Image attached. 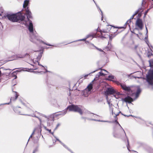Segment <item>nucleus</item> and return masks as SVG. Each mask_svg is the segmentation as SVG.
<instances>
[{"mask_svg":"<svg viewBox=\"0 0 153 153\" xmlns=\"http://www.w3.org/2000/svg\"><path fill=\"white\" fill-rule=\"evenodd\" d=\"M3 11V9L0 12V19H3L7 18L6 14H4Z\"/></svg>","mask_w":153,"mask_h":153,"instance_id":"16","label":"nucleus"},{"mask_svg":"<svg viewBox=\"0 0 153 153\" xmlns=\"http://www.w3.org/2000/svg\"><path fill=\"white\" fill-rule=\"evenodd\" d=\"M142 8H140L137 10H138V12H140Z\"/></svg>","mask_w":153,"mask_h":153,"instance_id":"45","label":"nucleus"},{"mask_svg":"<svg viewBox=\"0 0 153 153\" xmlns=\"http://www.w3.org/2000/svg\"><path fill=\"white\" fill-rule=\"evenodd\" d=\"M93 0L94 1V2L95 3V4H96V6H97V7L100 10V12H101V15H102V19H101V20H103V13H102V11L101 10V9L99 8V7L96 4V3H95V1H94V0Z\"/></svg>","mask_w":153,"mask_h":153,"instance_id":"25","label":"nucleus"},{"mask_svg":"<svg viewBox=\"0 0 153 153\" xmlns=\"http://www.w3.org/2000/svg\"><path fill=\"white\" fill-rule=\"evenodd\" d=\"M127 141H128V144H129V143H128V140H127Z\"/></svg>","mask_w":153,"mask_h":153,"instance_id":"58","label":"nucleus"},{"mask_svg":"<svg viewBox=\"0 0 153 153\" xmlns=\"http://www.w3.org/2000/svg\"><path fill=\"white\" fill-rule=\"evenodd\" d=\"M89 116L95 118H97V117L98 116V115L94 114L91 113V114H90L89 115Z\"/></svg>","mask_w":153,"mask_h":153,"instance_id":"24","label":"nucleus"},{"mask_svg":"<svg viewBox=\"0 0 153 153\" xmlns=\"http://www.w3.org/2000/svg\"><path fill=\"white\" fill-rule=\"evenodd\" d=\"M150 9H148L146 11H145V12L144 13V15L145 16H146V15L147 14V13L149 11V10Z\"/></svg>","mask_w":153,"mask_h":153,"instance_id":"35","label":"nucleus"},{"mask_svg":"<svg viewBox=\"0 0 153 153\" xmlns=\"http://www.w3.org/2000/svg\"><path fill=\"white\" fill-rule=\"evenodd\" d=\"M20 71H21V70H17L15 71H14V72H13V73H11L10 74V76L13 77H14V79H16L17 78V76L16 75L17 74H16V72H20Z\"/></svg>","mask_w":153,"mask_h":153,"instance_id":"15","label":"nucleus"},{"mask_svg":"<svg viewBox=\"0 0 153 153\" xmlns=\"http://www.w3.org/2000/svg\"><path fill=\"white\" fill-rule=\"evenodd\" d=\"M136 25L138 26L140 29L143 28V24L142 20L140 19H137L136 23Z\"/></svg>","mask_w":153,"mask_h":153,"instance_id":"9","label":"nucleus"},{"mask_svg":"<svg viewBox=\"0 0 153 153\" xmlns=\"http://www.w3.org/2000/svg\"><path fill=\"white\" fill-rule=\"evenodd\" d=\"M4 68H0V76H1V71L2 70H4Z\"/></svg>","mask_w":153,"mask_h":153,"instance_id":"37","label":"nucleus"},{"mask_svg":"<svg viewBox=\"0 0 153 153\" xmlns=\"http://www.w3.org/2000/svg\"><path fill=\"white\" fill-rule=\"evenodd\" d=\"M81 118L82 119H84L85 122V121L86 119H87L88 120H94V121H95L103 122H108L109 123H111V122L110 121H105L98 120H96L95 119H91V118H86L85 117H82Z\"/></svg>","mask_w":153,"mask_h":153,"instance_id":"14","label":"nucleus"},{"mask_svg":"<svg viewBox=\"0 0 153 153\" xmlns=\"http://www.w3.org/2000/svg\"><path fill=\"white\" fill-rule=\"evenodd\" d=\"M45 70L46 72H49V71H48L46 69H45Z\"/></svg>","mask_w":153,"mask_h":153,"instance_id":"50","label":"nucleus"},{"mask_svg":"<svg viewBox=\"0 0 153 153\" xmlns=\"http://www.w3.org/2000/svg\"><path fill=\"white\" fill-rule=\"evenodd\" d=\"M108 104L109 105L110 108L111 110L112 114L113 115V114H114L115 115V116H114V118L115 120L114 121V122L116 124H118L120 128V133L119 134H117L116 133H114V137H119L120 136H121L122 134H124L126 136V134L124 130V129H123V128H122V127L121 126L120 124L117 121V116L119 115V113H120V111L119 112H118L116 113H115L114 112H113V109L111 108V106H112V104L111 105L110 102H108Z\"/></svg>","mask_w":153,"mask_h":153,"instance_id":"3","label":"nucleus"},{"mask_svg":"<svg viewBox=\"0 0 153 153\" xmlns=\"http://www.w3.org/2000/svg\"><path fill=\"white\" fill-rule=\"evenodd\" d=\"M89 75L88 74H87V75H85V76H84V77H85H85H87V76H88V75Z\"/></svg>","mask_w":153,"mask_h":153,"instance_id":"49","label":"nucleus"},{"mask_svg":"<svg viewBox=\"0 0 153 153\" xmlns=\"http://www.w3.org/2000/svg\"><path fill=\"white\" fill-rule=\"evenodd\" d=\"M29 3V1L27 0H25L24 1V3L23 5V7L24 8H25L28 5Z\"/></svg>","mask_w":153,"mask_h":153,"instance_id":"22","label":"nucleus"},{"mask_svg":"<svg viewBox=\"0 0 153 153\" xmlns=\"http://www.w3.org/2000/svg\"><path fill=\"white\" fill-rule=\"evenodd\" d=\"M18 69L17 68H15V69H13L12 70H13L15 69Z\"/></svg>","mask_w":153,"mask_h":153,"instance_id":"59","label":"nucleus"},{"mask_svg":"<svg viewBox=\"0 0 153 153\" xmlns=\"http://www.w3.org/2000/svg\"><path fill=\"white\" fill-rule=\"evenodd\" d=\"M59 125L60 124L59 123L56 126V127L55 128V130H56L57 128L59 126Z\"/></svg>","mask_w":153,"mask_h":153,"instance_id":"39","label":"nucleus"},{"mask_svg":"<svg viewBox=\"0 0 153 153\" xmlns=\"http://www.w3.org/2000/svg\"><path fill=\"white\" fill-rule=\"evenodd\" d=\"M146 0H143L142 2V5L143 6L146 3Z\"/></svg>","mask_w":153,"mask_h":153,"instance_id":"31","label":"nucleus"},{"mask_svg":"<svg viewBox=\"0 0 153 153\" xmlns=\"http://www.w3.org/2000/svg\"><path fill=\"white\" fill-rule=\"evenodd\" d=\"M35 129H34V130H33V132H32V134H31V135H30V137H29V139H28V141H29V139H30V138H31V137H32V135H33L34 134V132H35Z\"/></svg>","mask_w":153,"mask_h":153,"instance_id":"30","label":"nucleus"},{"mask_svg":"<svg viewBox=\"0 0 153 153\" xmlns=\"http://www.w3.org/2000/svg\"><path fill=\"white\" fill-rule=\"evenodd\" d=\"M99 73L100 74V76H102L104 75V74L101 72H100Z\"/></svg>","mask_w":153,"mask_h":153,"instance_id":"38","label":"nucleus"},{"mask_svg":"<svg viewBox=\"0 0 153 153\" xmlns=\"http://www.w3.org/2000/svg\"><path fill=\"white\" fill-rule=\"evenodd\" d=\"M138 47V46L137 45H135L134 47V49H136Z\"/></svg>","mask_w":153,"mask_h":153,"instance_id":"46","label":"nucleus"},{"mask_svg":"<svg viewBox=\"0 0 153 153\" xmlns=\"http://www.w3.org/2000/svg\"><path fill=\"white\" fill-rule=\"evenodd\" d=\"M14 95H15V97H12L10 99V102L11 101H15V100L17 98L18 95H17V93L16 92H14Z\"/></svg>","mask_w":153,"mask_h":153,"instance_id":"19","label":"nucleus"},{"mask_svg":"<svg viewBox=\"0 0 153 153\" xmlns=\"http://www.w3.org/2000/svg\"><path fill=\"white\" fill-rule=\"evenodd\" d=\"M134 78H140L141 77H137V76H134Z\"/></svg>","mask_w":153,"mask_h":153,"instance_id":"48","label":"nucleus"},{"mask_svg":"<svg viewBox=\"0 0 153 153\" xmlns=\"http://www.w3.org/2000/svg\"><path fill=\"white\" fill-rule=\"evenodd\" d=\"M45 128L47 131H48L50 133H51V129H47L46 127H45Z\"/></svg>","mask_w":153,"mask_h":153,"instance_id":"40","label":"nucleus"},{"mask_svg":"<svg viewBox=\"0 0 153 153\" xmlns=\"http://www.w3.org/2000/svg\"><path fill=\"white\" fill-rule=\"evenodd\" d=\"M152 89H153V87H152Z\"/></svg>","mask_w":153,"mask_h":153,"instance_id":"61","label":"nucleus"},{"mask_svg":"<svg viewBox=\"0 0 153 153\" xmlns=\"http://www.w3.org/2000/svg\"><path fill=\"white\" fill-rule=\"evenodd\" d=\"M37 69V68H34L33 69V70H36Z\"/></svg>","mask_w":153,"mask_h":153,"instance_id":"53","label":"nucleus"},{"mask_svg":"<svg viewBox=\"0 0 153 153\" xmlns=\"http://www.w3.org/2000/svg\"><path fill=\"white\" fill-rule=\"evenodd\" d=\"M153 1V0H152Z\"/></svg>","mask_w":153,"mask_h":153,"instance_id":"64","label":"nucleus"},{"mask_svg":"<svg viewBox=\"0 0 153 153\" xmlns=\"http://www.w3.org/2000/svg\"><path fill=\"white\" fill-rule=\"evenodd\" d=\"M26 55L28 56V57H29L30 56L29 54L27 53L24 54H15L11 57L10 60H16L18 59L23 58L25 57Z\"/></svg>","mask_w":153,"mask_h":153,"instance_id":"6","label":"nucleus"},{"mask_svg":"<svg viewBox=\"0 0 153 153\" xmlns=\"http://www.w3.org/2000/svg\"><path fill=\"white\" fill-rule=\"evenodd\" d=\"M10 103H5L4 104H9Z\"/></svg>","mask_w":153,"mask_h":153,"instance_id":"52","label":"nucleus"},{"mask_svg":"<svg viewBox=\"0 0 153 153\" xmlns=\"http://www.w3.org/2000/svg\"><path fill=\"white\" fill-rule=\"evenodd\" d=\"M107 79L109 80L113 81L115 80V78L114 76L110 75L108 76Z\"/></svg>","mask_w":153,"mask_h":153,"instance_id":"21","label":"nucleus"},{"mask_svg":"<svg viewBox=\"0 0 153 153\" xmlns=\"http://www.w3.org/2000/svg\"><path fill=\"white\" fill-rule=\"evenodd\" d=\"M91 36V35H88L86 36V39H87L88 38H89V37H90Z\"/></svg>","mask_w":153,"mask_h":153,"instance_id":"44","label":"nucleus"},{"mask_svg":"<svg viewBox=\"0 0 153 153\" xmlns=\"http://www.w3.org/2000/svg\"><path fill=\"white\" fill-rule=\"evenodd\" d=\"M26 13L27 15V18L28 20L30 21V20L29 19V18H31V13L30 11L28 9V7H27L26 10Z\"/></svg>","mask_w":153,"mask_h":153,"instance_id":"13","label":"nucleus"},{"mask_svg":"<svg viewBox=\"0 0 153 153\" xmlns=\"http://www.w3.org/2000/svg\"><path fill=\"white\" fill-rule=\"evenodd\" d=\"M108 30H101V32H104V33H107L108 32Z\"/></svg>","mask_w":153,"mask_h":153,"instance_id":"34","label":"nucleus"},{"mask_svg":"<svg viewBox=\"0 0 153 153\" xmlns=\"http://www.w3.org/2000/svg\"><path fill=\"white\" fill-rule=\"evenodd\" d=\"M69 95H70L71 94L70 93H69Z\"/></svg>","mask_w":153,"mask_h":153,"instance_id":"62","label":"nucleus"},{"mask_svg":"<svg viewBox=\"0 0 153 153\" xmlns=\"http://www.w3.org/2000/svg\"><path fill=\"white\" fill-rule=\"evenodd\" d=\"M146 34H147V33H148V30H147V28L146 26Z\"/></svg>","mask_w":153,"mask_h":153,"instance_id":"47","label":"nucleus"},{"mask_svg":"<svg viewBox=\"0 0 153 153\" xmlns=\"http://www.w3.org/2000/svg\"><path fill=\"white\" fill-rule=\"evenodd\" d=\"M135 15H134V14L132 16H131V17L130 19L127 22H128V21H130V20L131 19H133L134 18V16H135Z\"/></svg>","mask_w":153,"mask_h":153,"instance_id":"32","label":"nucleus"},{"mask_svg":"<svg viewBox=\"0 0 153 153\" xmlns=\"http://www.w3.org/2000/svg\"><path fill=\"white\" fill-rule=\"evenodd\" d=\"M93 0L94 1V2L95 3V4H96V6H97V7L100 10V12H101V15H102V19H101V20H103V13H102V11L101 10V9L99 8V7L96 4V3H95V1H94V0Z\"/></svg>","mask_w":153,"mask_h":153,"instance_id":"26","label":"nucleus"},{"mask_svg":"<svg viewBox=\"0 0 153 153\" xmlns=\"http://www.w3.org/2000/svg\"><path fill=\"white\" fill-rule=\"evenodd\" d=\"M138 10H137L135 12L134 14V15H136L138 12Z\"/></svg>","mask_w":153,"mask_h":153,"instance_id":"43","label":"nucleus"},{"mask_svg":"<svg viewBox=\"0 0 153 153\" xmlns=\"http://www.w3.org/2000/svg\"><path fill=\"white\" fill-rule=\"evenodd\" d=\"M7 18L9 20L13 22H19L20 20L23 24L27 25L26 22L24 21L25 16H23L20 13L18 14H6Z\"/></svg>","mask_w":153,"mask_h":153,"instance_id":"2","label":"nucleus"},{"mask_svg":"<svg viewBox=\"0 0 153 153\" xmlns=\"http://www.w3.org/2000/svg\"><path fill=\"white\" fill-rule=\"evenodd\" d=\"M115 91L112 88H108L107 90L105 92V94L107 96L109 94H112L115 93Z\"/></svg>","mask_w":153,"mask_h":153,"instance_id":"7","label":"nucleus"},{"mask_svg":"<svg viewBox=\"0 0 153 153\" xmlns=\"http://www.w3.org/2000/svg\"><path fill=\"white\" fill-rule=\"evenodd\" d=\"M102 70H103L104 71H106V72H107L105 70H104V69H102Z\"/></svg>","mask_w":153,"mask_h":153,"instance_id":"55","label":"nucleus"},{"mask_svg":"<svg viewBox=\"0 0 153 153\" xmlns=\"http://www.w3.org/2000/svg\"><path fill=\"white\" fill-rule=\"evenodd\" d=\"M149 66L152 67L153 66V58L152 59L149 61Z\"/></svg>","mask_w":153,"mask_h":153,"instance_id":"23","label":"nucleus"},{"mask_svg":"<svg viewBox=\"0 0 153 153\" xmlns=\"http://www.w3.org/2000/svg\"><path fill=\"white\" fill-rule=\"evenodd\" d=\"M147 56H148V57H149L150 56H153L152 55V53H149V54H148Z\"/></svg>","mask_w":153,"mask_h":153,"instance_id":"36","label":"nucleus"},{"mask_svg":"<svg viewBox=\"0 0 153 153\" xmlns=\"http://www.w3.org/2000/svg\"><path fill=\"white\" fill-rule=\"evenodd\" d=\"M14 111L17 113L19 114H20V115L31 116L32 117H35L36 118H37L39 120L40 123H41L42 122V120H41V119L40 118H39V117H38L36 116V115H35L34 114H33V115H28V114H24L23 113H21L20 111H18L17 110V108H14Z\"/></svg>","mask_w":153,"mask_h":153,"instance_id":"8","label":"nucleus"},{"mask_svg":"<svg viewBox=\"0 0 153 153\" xmlns=\"http://www.w3.org/2000/svg\"><path fill=\"white\" fill-rule=\"evenodd\" d=\"M67 109L70 111H73L74 112H77L79 113L80 114H82V112L80 108L77 105L71 104L69 105L67 108L63 110L62 112V113L56 114L57 116L59 115H64L67 112Z\"/></svg>","mask_w":153,"mask_h":153,"instance_id":"4","label":"nucleus"},{"mask_svg":"<svg viewBox=\"0 0 153 153\" xmlns=\"http://www.w3.org/2000/svg\"><path fill=\"white\" fill-rule=\"evenodd\" d=\"M109 37L110 39L111 40L113 38V37H112V36L109 35Z\"/></svg>","mask_w":153,"mask_h":153,"instance_id":"41","label":"nucleus"},{"mask_svg":"<svg viewBox=\"0 0 153 153\" xmlns=\"http://www.w3.org/2000/svg\"><path fill=\"white\" fill-rule=\"evenodd\" d=\"M86 39H86V38H85L83 39H80L78 40H77L76 41H85Z\"/></svg>","mask_w":153,"mask_h":153,"instance_id":"33","label":"nucleus"},{"mask_svg":"<svg viewBox=\"0 0 153 153\" xmlns=\"http://www.w3.org/2000/svg\"><path fill=\"white\" fill-rule=\"evenodd\" d=\"M127 148L128 149L129 151V150L128 149V146H127Z\"/></svg>","mask_w":153,"mask_h":153,"instance_id":"54","label":"nucleus"},{"mask_svg":"<svg viewBox=\"0 0 153 153\" xmlns=\"http://www.w3.org/2000/svg\"><path fill=\"white\" fill-rule=\"evenodd\" d=\"M36 112H37L38 114H39V115H40L41 116H42L43 117H46V118L47 117L46 115H45L44 114H42L40 113H39L38 112H37L36 111Z\"/></svg>","mask_w":153,"mask_h":153,"instance_id":"29","label":"nucleus"},{"mask_svg":"<svg viewBox=\"0 0 153 153\" xmlns=\"http://www.w3.org/2000/svg\"><path fill=\"white\" fill-rule=\"evenodd\" d=\"M29 21V25L28 26V29L30 32L31 33L30 35V41L33 43L37 44L42 42L47 45L51 46L52 45L43 42L40 39L41 37L37 35L36 34H35V33L33 34V26L31 20Z\"/></svg>","mask_w":153,"mask_h":153,"instance_id":"1","label":"nucleus"},{"mask_svg":"<svg viewBox=\"0 0 153 153\" xmlns=\"http://www.w3.org/2000/svg\"><path fill=\"white\" fill-rule=\"evenodd\" d=\"M122 100L128 103H131L133 101L132 98L129 96H128L124 98Z\"/></svg>","mask_w":153,"mask_h":153,"instance_id":"11","label":"nucleus"},{"mask_svg":"<svg viewBox=\"0 0 153 153\" xmlns=\"http://www.w3.org/2000/svg\"><path fill=\"white\" fill-rule=\"evenodd\" d=\"M4 70H7V69H5Z\"/></svg>","mask_w":153,"mask_h":153,"instance_id":"63","label":"nucleus"},{"mask_svg":"<svg viewBox=\"0 0 153 153\" xmlns=\"http://www.w3.org/2000/svg\"><path fill=\"white\" fill-rule=\"evenodd\" d=\"M85 43H88L89 44V46L91 48L92 47H94L95 48V46L94 44L91 43H89L88 41H86L85 42Z\"/></svg>","mask_w":153,"mask_h":153,"instance_id":"27","label":"nucleus"},{"mask_svg":"<svg viewBox=\"0 0 153 153\" xmlns=\"http://www.w3.org/2000/svg\"><path fill=\"white\" fill-rule=\"evenodd\" d=\"M52 135H53V132L51 133Z\"/></svg>","mask_w":153,"mask_h":153,"instance_id":"57","label":"nucleus"},{"mask_svg":"<svg viewBox=\"0 0 153 153\" xmlns=\"http://www.w3.org/2000/svg\"><path fill=\"white\" fill-rule=\"evenodd\" d=\"M92 88V85L91 83L90 84L87 86L86 89L88 91H91V89Z\"/></svg>","mask_w":153,"mask_h":153,"instance_id":"20","label":"nucleus"},{"mask_svg":"<svg viewBox=\"0 0 153 153\" xmlns=\"http://www.w3.org/2000/svg\"><path fill=\"white\" fill-rule=\"evenodd\" d=\"M120 85L122 89L125 91L128 92L131 91L130 87L127 86L124 84H121Z\"/></svg>","mask_w":153,"mask_h":153,"instance_id":"10","label":"nucleus"},{"mask_svg":"<svg viewBox=\"0 0 153 153\" xmlns=\"http://www.w3.org/2000/svg\"><path fill=\"white\" fill-rule=\"evenodd\" d=\"M95 48L97 50H98L99 51H100V52H102L103 53H105V52L102 50L101 49L98 48L96 46H95Z\"/></svg>","mask_w":153,"mask_h":153,"instance_id":"28","label":"nucleus"},{"mask_svg":"<svg viewBox=\"0 0 153 153\" xmlns=\"http://www.w3.org/2000/svg\"><path fill=\"white\" fill-rule=\"evenodd\" d=\"M115 109H116V110H118L117 109V108H116Z\"/></svg>","mask_w":153,"mask_h":153,"instance_id":"60","label":"nucleus"},{"mask_svg":"<svg viewBox=\"0 0 153 153\" xmlns=\"http://www.w3.org/2000/svg\"><path fill=\"white\" fill-rule=\"evenodd\" d=\"M97 70H95V71H93V72H91V73H94V72H95L96 71H97Z\"/></svg>","mask_w":153,"mask_h":153,"instance_id":"51","label":"nucleus"},{"mask_svg":"<svg viewBox=\"0 0 153 153\" xmlns=\"http://www.w3.org/2000/svg\"><path fill=\"white\" fill-rule=\"evenodd\" d=\"M37 149H35L33 152V153H35L36 151H37Z\"/></svg>","mask_w":153,"mask_h":153,"instance_id":"42","label":"nucleus"},{"mask_svg":"<svg viewBox=\"0 0 153 153\" xmlns=\"http://www.w3.org/2000/svg\"><path fill=\"white\" fill-rule=\"evenodd\" d=\"M29 70H30V69H28V70H26V71H29Z\"/></svg>","mask_w":153,"mask_h":153,"instance_id":"56","label":"nucleus"},{"mask_svg":"<svg viewBox=\"0 0 153 153\" xmlns=\"http://www.w3.org/2000/svg\"><path fill=\"white\" fill-rule=\"evenodd\" d=\"M146 80L149 85H152L153 81V70H150L146 76Z\"/></svg>","mask_w":153,"mask_h":153,"instance_id":"5","label":"nucleus"},{"mask_svg":"<svg viewBox=\"0 0 153 153\" xmlns=\"http://www.w3.org/2000/svg\"><path fill=\"white\" fill-rule=\"evenodd\" d=\"M55 137L56 139V140L57 141H59V143L65 148L67 149L68 150H69L72 153H73L72 152H71L70 149H69L63 143H62L60 140H59V139H58L56 137Z\"/></svg>","mask_w":153,"mask_h":153,"instance_id":"18","label":"nucleus"},{"mask_svg":"<svg viewBox=\"0 0 153 153\" xmlns=\"http://www.w3.org/2000/svg\"><path fill=\"white\" fill-rule=\"evenodd\" d=\"M42 51H40L39 54L36 58V59L37 60V62L38 63V65L40 66H42L43 67H44V66L42 65L39 64V61L40 60L42 56Z\"/></svg>","mask_w":153,"mask_h":153,"instance_id":"12","label":"nucleus"},{"mask_svg":"<svg viewBox=\"0 0 153 153\" xmlns=\"http://www.w3.org/2000/svg\"><path fill=\"white\" fill-rule=\"evenodd\" d=\"M136 93L135 94V96L136 97H137L138 96L139 94L141 91V90L139 86H137L136 88Z\"/></svg>","mask_w":153,"mask_h":153,"instance_id":"17","label":"nucleus"}]
</instances>
